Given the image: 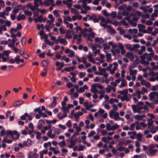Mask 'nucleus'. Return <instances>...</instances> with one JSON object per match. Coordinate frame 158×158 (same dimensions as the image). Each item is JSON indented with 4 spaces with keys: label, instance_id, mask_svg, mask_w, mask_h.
<instances>
[{
    "label": "nucleus",
    "instance_id": "13d9d810",
    "mask_svg": "<svg viewBox=\"0 0 158 158\" xmlns=\"http://www.w3.org/2000/svg\"><path fill=\"white\" fill-rule=\"evenodd\" d=\"M155 92H152L149 95L150 99H153L155 98Z\"/></svg>",
    "mask_w": 158,
    "mask_h": 158
},
{
    "label": "nucleus",
    "instance_id": "de8ad7c7",
    "mask_svg": "<svg viewBox=\"0 0 158 158\" xmlns=\"http://www.w3.org/2000/svg\"><path fill=\"white\" fill-rule=\"evenodd\" d=\"M148 151H149V150H154V149L155 147V146L152 144H150V145H149L148 146Z\"/></svg>",
    "mask_w": 158,
    "mask_h": 158
},
{
    "label": "nucleus",
    "instance_id": "412c9836",
    "mask_svg": "<svg viewBox=\"0 0 158 158\" xmlns=\"http://www.w3.org/2000/svg\"><path fill=\"white\" fill-rule=\"evenodd\" d=\"M138 123V122L136 121L135 123H132L130 127V130L131 131L134 130L135 129V127L136 124Z\"/></svg>",
    "mask_w": 158,
    "mask_h": 158
},
{
    "label": "nucleus",
    "instance_id": "f704fd0d",
    "mask_svg": "<svg viewBox=\"0 0 158 158\" xmlns=\"http://www.w3.org/2000/svg\"><path fill=\"white\" fill-rule=\"evenodd\" d=\"M84 106L87 110L89 109L90 107H92L93 106L91 105H89L88 103L87 102H84Z\"/></svg>",
    "mask_w": 158,
    "mask_h": 158
},
{
    "label": "nucleus",
    "instance_id": "39448f33",
    "mask_svg": "<svg viewBox=\"0 0 158 158\" xmlns=\"http://www.w3.org/2000/svg\"><path fill=\"white\" fill-rule=\"evenodd\" d=\"M139 30V31H142L143 33H146L148 32V31L145 30V27L141 24H139L138 25Z\"/></svg>",
    "mask_w": 158,
    "mask_h": 158
},
{
    "label": "nucleus",
    "instance_id": "a19ab883",
    "mask_svg": "<svg viewBox=\"0 0 158 158\" xmlns=\"http://www.w3.org/2000/svg\"><path fill=\"white\" fill-rule=\"evenodd\" d=\"M119 127V126L116 124H114V125L111 126V130L114 131L116 129L118 128Z\"/></svg>",
    "mask_w": 158,
    "mask_h": 158
},
{
    "label": "nucleus",
    "instance_id": "20e7f679",
    "mask_svg": "<svg viewBox=\"0 0 158 158\" xmlns=\"http://www.w3.org/2000/svg\"><path fill=\"white\" fill-rule=\"evenodd\" d=\"M67 114L66 112H61L57 114V116L60 120H61L67 117Z\"/></svg>",
    "mask_w": 158,
    "mask_h": 158
},
{
    "label": "nucleus",
    "instance_id": "338daca9",
    "mask_svg": "<svg viewBox=\"0 0 158 158\" xmlns=\"http://www.w3.org/2000/svg\"><path fill=\"white\" fill-rule=\"evenodd\" d=\"M117 67H114L113 69H111L110 71L111 74H113L114 73L115 71L117 69Z\"/></svg>",
    "mask_w": 158,
    "mask_h": 158
},
{
    "label": "nucleus",
    "instance_id": "423d86ee",
    "mask_svg": "<svg viewBox=\"0 0 158 158\" xmlns=\"http://www.w3.org/2000/svg\"><path fill=\"white\" fill-rule=\"evenodd\" d=\"M153 121L152 119H149L147 121V125L148 126L147 128L148 129H151L153 127Z\"/></svg>",
    "mask_w": 158,
    "mask_h": 158
},
{
    "label": "nucleus",
    "instance_id": "8fccbe9b",
    "mask_svg": "<svg viewBox=\"0 0 158 158\" xmlns=\"http://www.w3.org/2000/svg\"><path fill=\"white\" fill-rule=\"evenodd\" d=\"M96 133L94 131H92L88 135V137L90 138L92 137L93 135Z\"/></svg>",
    "mask_w": 158,
    "mask_h": 158
},
{
    "label": "nucleus",
    "instance_id": "c03bdc74",
    "mask_svg": "<svg viewBox=\"0 0 158 158\" xmlns=\"http://www.w3.org/2000/svg\"><path fill=\"white\" fill-rule=\"evenodd\" d=\"M20 10V9L18 8L17 7H15L14 9L12 10V12L14 14H16L18 13L19 11Z\"/></svg>",
    "mask_w": 158,
    "mask_h": 158
},
{
    "label": "nucleus",
    "instance_id": "f03ea898",
    "mask_svg": "<svg viewBox=\"0 0 158 158\" xmlns=\"http://www.w3.org/2000/svg\"><path fill=\"white\" fill-rule=\"evenodd\" d=\"M128 93L127 89H125L123 90L118 91L117 93L120 94L123 96L121 99H128L127 94Z\"/></svg>",
    "mask_w": 158,
    "mask_h": 158
},
{
    "label": "nucleus",
    "instance_id": "f257e3e1",
    "mask_svg": "<svg viewBox=\"0 0 158 158\" xmlns=\"http://www.w3.org/2000/svg\"><path fill=\"white\" fill-rule=\"evenodd\" d=\"M154 54H153V53H150L149 54H148L147 53H145L143 55H141L140 56V58H142V56H143L144 57V59H145L146 58L148 60L150 61L152 60V58L154 56Z\"/></svg>",
    "mask_w": 158,
    "mask_h": 158
},
{
    "label": "nucleus",
    "instance_id": "3c124183",
    "mask_svg": "<svg viewBox=\"0 0 158 158\" xmlns=\"http://www.w3.org/2000/svg\"><path fill=\"white\" fill-rule=\"evenodd\" d=\"M99 20H101V23H106V20L104 17L99 15Z\"/></svg>",
    "mask_w": 158,
    "mask_h": 158
},
{
    "label": "nucleus",
    "instance_id": "ddd939ff",
    "mask_svg": "<svg viewBox=\"0 0 158 158\" xmlns=\"http://www.w3.org/2000/svg\"><path fill=\"white\" fill-rule=\"evenodd\" d=\"M43 17V15H41L38 16L37 18H34V20L36 23H37L39 22L40 23H41L43 22V21L42 20V17Z\"/></svg>",
    "mask_w": 158,
    "mask_h": 158
},
{
    "label": "nucleus",
    "instance_id": "6e6d98bb",
    "mask_svg": "<svg viewBox=\"0 0 158 158\" xmlns=\"http://www.w3.org/2000/svg\"><path fill=\"white\" fill-rule=\"evenodd\" d=\"M157 33H158V29L155 28L154 31L152 32L151 34L153 36H156Z\"/></svg>",
    "mask_w": 158,
    "mask_h": 158
},
{
    "label": "nucleus",
    "instance_id": "e433bc0d",
    "mask_svg": "<svg viewBox=\"0 0 158 158\" xmlns=\"http://www.w3.org/2000/svg\"><path fill=\"white\" fill-rule=\"evenodd\" d=\"M117 30L119 31L120 32V34L121 35L123 34H124L125 32V31L123 29V27H119L117 28Z\"/></svg>",
    "mask_w": 158,
    "mask_h": 158
},
{
    "label": "nucleus",
    "instance_id": "a211bd4d",
    "mask_svg": "<svg viewBox=\"0 0 158 158\" xmlns=\"http://www.w3.org/2000/svg\"><path fill=\"white\" fill-rule=\"evenodd\" d=\"M142 58H140L141 59V60L140 61V63L143 64H145L147 65H148L149 64V62H148L149 61H145V59H144V57L143 56H142Z\"/></svg>",
    "mask_w": 158,
    "mask_h": 158
},
{
    "label": "nucleus",
    "instance_id": "79ce46f5",
    "mask_svg": "<svg viewBox=\"0 0 158 158\" xmlns=\"http://www.w3.org/2000/svg\"><path fill=\"white\" fill-rule=\"evenodd\" d=\"M106 130L108 131L111 130V126L109 123H107L106 125Z\"/></svg>",
    "mask_w": 158,
    "mask_h": 158
},
{
    "label": "nucleus",
    "instance_id": "603ef678",
    "mask_svg": "<svg viewBox=\"0 0 158 158\" xmlns=\"http://www.w3.org/2000/svg\"><path fill=\"white\" fill-rule=\"evenodd\" d=\"M24 12L25 14L26 15H28V16H31L32 15V12L31 11H29L28 10H25L24 11Z\"/></svg>",
    "mask_w": 158,
    "mask_h": 158
},
{
    "label": "nucleus",
    "instance_id": "09e8293b",
    "mask_svg": "<svg viewBox=\"0 0 158 158\" xmlns=\"http://www.w3.org/2000/svg\"><path fill=\"white\" fill-rule=\"evenodd\" d=\"M140 46L139 44H135L133 45V47L130 49V51H133L134 49L136 48H139Z\"/></svg>",
    "mask_w": 158,
    "mask_h": 158
},
{
    "label": "nucleus",
    "instance_id": "a18cd8bd",
    "mask_svg": "<svg viewBox=\"0 0 158 158\" xmlns=\"http://www.w3.org/2000/svg\"><path fill=\"white\" fill-rule=\"evenodd\" d=\"M70 139L71 140L70 142V144L74 146L76 142L77 141V139H75L74 140H73V139H71V138Z\"/></svg>",
    "mask_w": 158,
    "mask_h": 158
},
{
    "label": "nucleus",
    "instance_id": "774afa93",
    "mask_svg": "<svg viewBox=\"0 0 158 158\" xmlns=\"http://www.w3.org/2000/svg\"><path fill=\"white\" fill-rule=\"evenodd\" d=\"M139 157H141L142 158H147V156L144 153H141L139 155Z\"/></svg>",
    "mask_w": 158,
    "mask_h": 158
},
{
    "label": "nucleus",
    "instance_id": "e2e57ef3",
    "mask_svg": "<svg viewBox=\"0 0 158 158\" xmlns=\"http://www.w3.org/2000/svg\"><path fill=\"white\" fill-rule=\"evenodd\" d=\"M10 52L11 51L9 50L4 51L3 52V54L7 56H9V54Z\"/></svg>",
    "mask_w": 158,
    "mask_h": 158
},
{
    "label": "nucleus",
    "instance_id": "cd10ccee",
    "mask_svg": "<svg viewBox=\"0 0 158 158\" xmlns=\"http://www.w3.org/2000/svg\"><path fill=\"white\" fill-rule=\"evenodd\" d=\"M59 145L60 148L64 147L66 145V143L64 140H63L62 141L59 143Z\"/></svg>",
    "mask_w": 158,
    "mask_h": 158
},
{
    "label": "nucleus",
    "instance_id": "4be33fe9",
    "mask_svg": "<svg viewBox=\"0 0 158 158\" xmlns=\"http://www.w3.org/2000/svg\"><path fill=\"white\" fill-rule=\"evenodd\" d=\"M23 102L21 100H18L14 103L13 106H18L21 105Z\"/></svg>",
    "mask_w": 158,
    "mask_h": 158
},
{
    "label": "nucleus",
    "instance_id": "2eb2a0df",
    "mask_svg": "<svg viewBox=\"0 0 158 158\" xmlns=\"http://www.w3.org/2000/svg\"><path fill=\"white\" fill-rule=\"evenodd\" d=\"M71 108V106L67 107V106H64L61 107V110H62L63 112H66L67 114L68 113H69V109Z\"/></svg>",
    "mask_w": 158,
    "mask_h": 158
},
{
    "label": "nucleus",
    "instance_id": "7ed1b4c3",
    "mask_svg": "<svg viewBox=\"0 0 158 158\" xmlns=\"http://www.w3.org/2000/svg\"><path fill=\"white\" fill-rule=\"evenodd\" d=\"M112 106L113 108V109L110 111L109 113V116L111 118H113V114L115 112V111L117 110L118 107L117 106L114 104H113Z\"/></svg>",
    "mask_w": 158,
    "mask_h": 158
},
{
    "label": "nucleus",
    "instance_id": "5701e85b",
    "mask_svg": "<svg viewBox=\"0 0 158 158\" xmlns=\"http://www.w3.org/2000/svg\"><path fill=\"white\" fill-rule=\"evenodd\" d=\"M94 41L95 42H99L100 43H103L104 42V40L102 38H99L98 37H96L94 39Z\"/></svg>",
    "mask_w": 158,
    "mask_h": 158
},
{
    "label": "nucleus",
    "instance_id": "0e129e2a",
    "mask_svg": "<svg viewBox=\"0 0 158 158\" xmlns=\"http://www.w3.org/2000/svg\"><path fill=\"white\" fill-rule=\"evenodd\" d=\"M59 12V10H55L53 11V13L54 15L57 17H60V15L58 13Z\"/></svg>",
    "mask_w": 158,
    "mask_h": 158
},
{
    "label": "nucleus",
    "instance_id": "052dcab7",
    "mask_svg": "<svg viewBox=\"0 0 158 158\" xmlns=\"http://www.w3.org/2000/svg\"><path fill=\"white\" fill-rule=\"evenodd\" d=\"M85 147L84 146L79 145V148L78 149V151H83Z\"/></svg>",
    "mask_w": 158,
    "mask_h": 158
},
{
    "label": "nucleus",
    "instance_id": "864d4df0",
    "mask_svg": "<svg viewBox=\"0 0 158 158\" xmlns=\"http://www.w3.org/2000/svg\"><path fill=\"white\" fill-rule=\"evenodd\" d=\"M15 61L16 62L17 64H19L20 62V56H17L15 58Z\"/></svg>",
    "mask_w": 158,
    "mask_h": 158
},
{
    "label": "nucleus",
    "instance_id": "5fc2aeb1",
    "mask_svg": "<svg viewBox=\"0 0 158 158\" xmlns=\"http://www.w3.org/2000/svg\"><path fill=\"white\" fill-rule=\"evenodd\" d=\"M137 72L136 70H134L131 71L130 72V75L131 76H134V75H136Z\"/></svg>",
    "mask_w": 158,
    "mask_h": 158
},
{
    "label": "nucleus",
    "instance_id": "58836bf2",
    "mask_svg": "<svg viewBox=\"0 0 158 158\" xmlns=\"http://www.w3.org/2000/svg\"><path fill=\"white\" fill-rule=\"evenodd\" d=\"M46 121L47 123L48 124H50L52 123L55 124L57 122V120L55 119H53L52 120H46Z\"/></svg>",
    "mask_w": 158,
    "mask_h": 158
},
{
    "label": "nucleus",
    "instance_id": "a878e982",
    "mask_svg": "<svg viewBox=\"0 0 158 158\" xmlns=\"http://www.w3.org/2000/svg\"><path fill=\"white\" fill-rule=\"evenodd\" d=\"M26 17L24 15H18L17 17V19L18 21H20L21 20H24L25 19Z\"/></svg>",
    "mask_w": 158,
    "mask_h": 158
},
{
    "label": "nucleus",
    "instance_id": "49530a36",
    "mask_svg": "<svg viewBox=\"0 0 158 158\" xmlns=\"http://www.w3.org/2000/svg\"><path fill=\"white\" fill-rule=\"evenodd\" d=\"M26 42V39L25 37H23L21 40V43L22 45H24Z\"/></svg>",
    "mask_w": 158,
    "mask_h": 158
},
{
    "label": "nucleus",
    "instance_id": "c85d7f7f",
    "mask_svg": "<svg viewBox=\"0 0 158 158\" xmlns=\"http://www.w3.org/2000/svg\"><path fill=\"white\" fill-rule=\"evenodd\" d=\"M111 53H107L106 55V61L108 62H109L111 60Z\"/></svg>",
    "mask_w": 158,
    "mask_h": 158
},
{
    "label": "nucleus",
    "instance_id": "680f3d73",
    "mask_svg": "<svg viewBox=\"0 0 158 158\" xmlns=\"http://www.w3.org/2000/svg\"><path fill=\"white\" fill-rule=\"evenodd\" d=\"M96 87H98L100 89H102L103 87L100 83H96L94 84Z\"/></svg>",
    "mask_w": 158,
    "mask_h": 158
},
{
    "label": "nucleus",
    "instance_id": "dca6fc26",
    "mask_svg": "<svg viewBox=\"0 0 158 158\" xmlns=\"http://www.w3.org/2000/svg\"><path fill=\"white\" fill-rule=\"evenodd\" d=\"M143 93H142L139 90H138L136 91V93L134 94L133 95L134 96H136L138 99H140L141 98V94H143Z\"/></svg>",
    "mask_w": 158,
    "mask_h": 158
},
{
    "label": "nucleus",
    "instance_id": "bb28decb",
    "mask_svg": "<svg viewBox=\"0 0 158 158\" xmlns=\"http://www.w3.org/2000/svg\"><path fill=\"white\" fill-rule=\"evenodd\" d=\"M49 63V61L48 60H44L43 61L41 62L42 65L44 67H47Z\"/></svg>",
    "mask_w": 158,
    "mask_h": 158
},
{
    "label": "nucleus",
    "instance_id": "393cba45",
    "mask_svg": "<svg viewBox=\"0 0 158 158\" xmlns=\"http://www.w3.org/2000/svg\"><path fill=\"white\" fill-rule=\"evenodd\" d=\"M34 133L36 134V139L38 140L40 139L41 135V133L40 132H38L37 131H35L34 132Z\"/></svg>",
    "mask_w": 158,
    "mask_h": 158
},
{
    "label": "nucleus",
    "instance_id": "9d476101",
    "mask_svg": "<svg viewBox=\"0 0 158 158\" xmlns=\"http://www.w3.org/2000/svg\"><path fill=\"white\" fill-rule=\"evenodd\" d=\"M49 131L47 133V135L50 138L53 139L55 137V134H52V129H49Z\"/></svg>",
    "mask_w": 158,
    "mask_h": 158
},
{
    "label": "nucleus",
    "instance_id": "4468645a",
    "mask_svg": "<svg viewBox=\"0 0 158 158\" xmlns=\"http://www.w3.org/2000/svg\"><path fill=\"white\" fill-rule=\"evenodd\" d=\"M146 116L144 114H143L141 115H136L135 116V119L139 121H141L143 118L145 117Z\"/></svg>",
    "mask_w": 158,
    "mask_h": 158
},
{
    "label": "nucleus",
    "instance_id": "4c0bfd02",
    "mask_svg": "<svg viewBox=\"0 0 158 158\" xmlns=\"http://www.w3.org/2000/svg\"><path fill=\"white\" fill-rule=\"evenodd\" d=\"M56 66H60L61 68H62L64 66V64L63 62L60 63L59 61H57L56 63Z\"/></svg>",
    "mask_w": 158,
    "mask_h": 158
},
{
    "label": "nucleus",
    "instance_id": "4d7b16f0",
    "mask_svg": "<svg viewBox=\"0 0 158 158\" xmlns=\"http://www.w3.org/2000/svg\"><path fill=\"white\" fill-rule=\"evenodd\" d=\"M117 13L116 11H112L110 15V16L113 18H114L116 17V16Z\"/></svg>",
    "mask_w": 158,
    "mask_h": 158
},
{
    "label": "nucleus",
    "instance_id": "37998d69",
    "mask_svg": "<svg viewBox=\"0 0 158 158\" xmlns=\"http://www.w3.org/2000/svg\"><path fill=\"white\" fill-rule=\"evenodd\" d=\"M57 103L56 99H53L52 102L50 104V106L51 108H53L55 106Z\"/></svg>",
    "mask_w": 158,
    "mask_h": 158
},
{
    "label": "nucleus",
    "instance_id": "c9c22d12",
    "mask_svg": "<svg viewBox=\"0 0 158 158\" xmlns=\"http://www.w3.org/2000/svg\"><path fill=\"white\" fill-rule=\"evenodd\" d=\"M17 158H24L23 154L22 152H18L16 154Z\"/></svg>",
    "mask_w": 158,
    "mask_h": 158
},
{
    "label": "nucleus",
    "instance_id": "c756f323",
    "mask_svg": "<svg viewBox=\"0 0 158 158\" xmlns=\"http://www.w3.org/2000/svg\"><path fill=\"white\" fill-rule=\"evenodd\" d=\"M70 31L68 30L65 36V38L66 39H71L72 38V36L70 34Z\"/></svg>",
    "mask_w": 158,
    "mask_h": 158
},
{
    "label": "nucleus",
    "instance_id": "2f4dec72",
    "mask_svg": "<svg viewBox=\"0 0 158 158\" xmlns=\"http://www.w3.org/2000/svg\"><path fill=\"white\" fill-rule=\"evenodd\" d=\"M60 43L64 45H66L67 44V42L66 40L63 38H61L60 37Z\"/></svg>",
    "mask_w": 158,
    "mask_h": 158
},
{
    "label": "nucleus",
    "instance_id": "b1692460",
    "mask_svg": "<svg viewBox=\"0 0 158 158\" xmlns=\"http://www.w3.org/2000/svg\"><path fill=\"white\" fill-rule=\"evenodd\" d=\"M137 105H132L131 107L133 110V112L135 113L136 112L139 113V111L137 108Z\"/></svg>",
    "mask_w": 158,
    "mask_h": 158
},
{
    "label": "nucleus",
    "instance_id": "72a5a7b5",
    "mask_svg": "<svg viewBox=\"0 0 158 158\" xmlns=\"http://www.w3.org/2000/svg\"><path fill=\"white\" fill-rule=\"evenodd\" d=\"M120 49L121 50V54L122 55H123L126 53V51L124 50V48L123 46L121 44V46L119 47Z\"/></svg>",
    "mask_w": 158,
    "mask_h": 158
},
{
    "label": "nucleus",
    "instance_id": "6ab92c4d",
    "mask_svg": "<svg viewBox=\"0 0 158 158\" xmlns=\"http://www.w3.org/2000/svg\"><path fill=\"white\" fill-rule=\"evenodd\" d=\"M91 91L93 93H97L98 92V90L96 88V87L94 84L91 86Z\"/></svg>",
    "mask_w": 158,
    "mask_h": 158
},
{
    "label": "nucleus",
    "instance_id": "bf43d9fd",
    "mask_svg": "<svg viewBox=\"0 0 158 158\" xmlns=\"http://www.w3.org/2000/svg\"><path fill=\"white\" fill-rule=\"evenodd\" d=\"M149 129L150 130V132L152 134H155L157 131V130L154 128V126H153V127L152 129Z\"/></svg>",
    "mask_w": 158,
    "mask_h": 158
},
{
    "label": "nucleus",
    "instance_id": "6e6552de",
    "mask_svg": "<svg viewBox=\"0 0 158 158\" xmlns=\"http://www.w3.org/2000/svg\"><path fill=\"white\" fill-rule=\"evenodd\" d=\"M125 56L126 57L129 58L130 59V60L131 61H132L135 58V56L133 54L132 52H127L125 55Z\"/></svg>",
    "mask_w": 158,
    "mask_h": 158
},
{
    "label": "nucleus",
    "instance_id": "aec40b11",
    "mask_svg": "<svg viewBox=\"0 0 158 158\" xmlns=\"http://www.w3.org/2000/svg\"><path fill=\"white\" fill-rule=\"evenodd\" d=\"M88 58L89 59V61L92 63H93L94 64L95 62V61L92 58V54L90 53V52H89V55H88Z\"/></svg>",
    "mask_w": 158,
    "mask_h": 158
},
{
    "label": "nucleus",
    "instance_id": "0eeeda50",
    "mask_svg": "<svg viewBox=\"0 0 158 158\" xmlns=\"http://www.w3.org/2000/svg\"><path fill=\"white\" fill-rule=\"evenodd\" d=\"M148 151L149 153L147 152L148 155L150 156H153L156 155V153L158 152V150L157 149H154Z\"/></svg>",
    "mask_w": 158,
    "mask_h": 158
},
{
    "label": "nucleus",
    "instance_id": "f8f14e48",
    "mask_svg": "<svg viewBox=\"0 0 158 158\" xmlns=\"http://www.w3.org/2000/svg\"><path fill=\"white\" fill-rule=\"evenodd\" d=\"M113 118H114V120L115 121H119V119L120 118V117L119 116V114L118 112H114V113L113 114Z\"/></svg>",
    "mask_w": 158,
    "mask_h": 158
},
{
    "label": "nucleus",
    "instance_id": "473e14b6",
    "mask_svg": "<svg viewBox=\"0 0 158 158\" xmlns=\"http://www.w3.org/2000/svg\"><path fill=\"white\" fill-rule=\"evenodd\" d=\"M61 155L62 156H66V153L68 151L67 149L66 148H63L61 149Z\"/></svg>",
    "mask_w": 158,
    "mask_h": 158
},
{
    "label": "nucleus",
    "instance_id": "9b49d317",
    "mask_svg": "<svg viewBox=\"0 0 158 158\" xmlns=\"http://www.w3.org/2000/svg\"><path fill=\"white\" fill-rule=\"evenodd\" d=\"M143 102H139L137 104V108L138 109V110L139 111V113H141L140 110L143 109Z\"/></svg>",
    "mask_w": 158,
    "mask_h": 158
},
{
    "label": "nucleus",
    "instance_id": "69168bd1",
    "mask_svg": "<svg viewBox=\"0 0 158 158\" xmlns=\"http://www.w3.org/2000/svg\"><path fill=\"white\" fill-rule=\"evenodd\" d=\"M125 47L126 48L128 49L130 51V49L132 48H131V45L130 44H126Z\"/></svg>",
    "mask_w": 158,
    "mask_h": 158
},
{
    "label": "nucleus",
    "instance_id": "ea45409f",
    "mask_svg": "<svg viewBox=\"0 0 158 158\" xmlns=\"http://www.w3.org/2000/svg\"><path fill=\"white\" fill-rule=\"evenodd\" d=\"M126 81L125 79H123L122 80V82L121 84L120 85H119V87L121 88L122 87L125 86L126 85Z\"/></svg>",
    "mask_w": 158,
    "mask_h": 158
},
{
    "label": "nucleus",
    "instance_id": "1a4fd4ad",
    "mask_svg": "<svg viewBox=\"0 0 158 158\" xmlns=\"http://www.w3.org/2000/svg\"><path fill=\"white\" fill-rule=\"evenodd\" d=\"M109 100V99H106V100L102 104V105L107 110H109L110 108Z\"/></svg>",
    "mask_w": 158,
    "mask_h": 158
},
{
    "label": "nucleus",
    "instance_id": "f3484780",
    "mask_svg": "<svg viewBox=\"0 0 158 158\" xmlns=\"http://www.w3.org/2000/svg\"><path fill=\"white\" fill-rule=\"evenodd\" d=\"M52 128L53 129H55L54 131V134H55V136H56V135H59L61 133V130L59 128L55 129L54 127H53Z\"/></svg>",
    "mask_w": 158,
    "mask_h": 158
},
{
    "label": "nucleus",
    "instance_id": "7c9ffc66",
    "mask_svg": "<svg viewBox=\"0 0 158 158\" xmlns=\"http://www.w3.org/2000/svg\"><path fill=\"white\" fill-rule=\"evenodd\" d=\"M112 88H113L112 86L110 85H108L107 86V87L106 88V92L108 93H110L112 90Z\"/></svg>",
    "mask_w": 158,
    "mask_h": 158
}]
</instances>
